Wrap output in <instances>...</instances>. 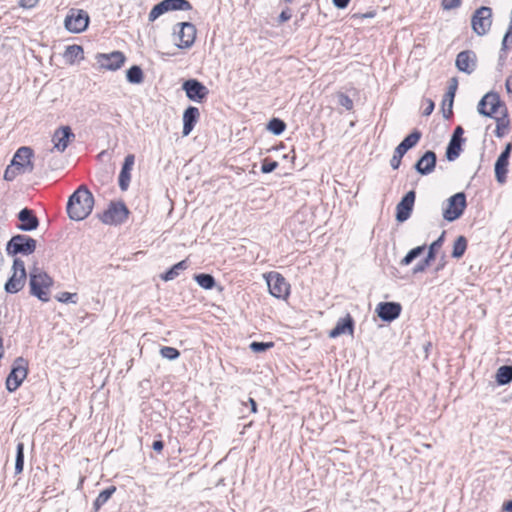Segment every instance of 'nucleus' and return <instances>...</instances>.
Listing matches in <instances>:
<instances>
[{"instance_id": "obj_25", "label": "nucleus", "mask_w": 512, "mask_h": 512, "mask_svg": "<svg viewBox=\"0 0 512 512\" xmlns=\"http://www.w3.org/2000/svg\"><path fill=\"white\" fill-rule=\"evenodd\" d=\"M135 163V155L128 154L124 158V162L119 173L118 183L121 191H126L131 181V171Z\"/></svg>"}, {"instance_id": "obj_55", "label": "nucleus", "mask_w": 512, "mask_h": 512, "mask_svg": "<svg viewBox=\"0 0 512 512\" xmlns=\"http://www.w3.org/2000/svg\"><path fill=\"white\" fill-rule=\"evenodd\" d=\"M164 448V442L161 439L154 440L152 443V449L158 453L162 452Z\"/></svg>"}, {"instance_id": "obj_6", "label": "nucleus", "mask_w": 512, "mask_h": 512, "mask_svg": "<svg viewBox=\"0 0 512 512\" xmlns=\"http://www.w3.org/2000/svg\"><path fill=\"white\" fill-rule=\"evenodd\" d=\"M27 373V361L23 357L16 358L6 379V389L9 392L16 391L27 377Z\"/></svg>"}, {"instance_id": "obj_1", "label": "nucleus", "mask_w": 512, "mask_h": 512, "mask_svg": "<svg viewBox=\"0 0 512 512\" xmlns=\"http://www.w3.org/2000/svg\"><path fill=\"white\" fill-rule=\"evenodd\" d=\"M95 199L86 185H80L69 197L66 211L73 221L87 218L94 207Z\"/></svg>"}, {"instance_id": "obj_23", "label": "nucleus", "mask_w": 512, "mask_h": 512, "mask_svg": "<svg viewBox=\"0 0 512 512\" xmlns=\"http://www.w3.org/2000/svg\"><path fill=\"white\" fill-rule=\"evenodd\" d=\"M19 224L17 228L21 231L28 232L36 230L39 226V219L35 212L30 208H23L19 211L18 215Z\"/></svg>"}, {"instance_id": "obj_39", "label": "nucleus", "mask_w": 512, "mask_h": 512, "mask_svg": "<svg viewBox=\"0 0 512 512\" xmlns=\"http://www.w3.org/2000/svg\"><path fill=\"white\" fill-rule=\"evenodd\" d=\"M422 133L418 129H414L410 134H408L400 143L404 145L407 150H410L414 146L417 145L419 140L421 139Z\"/></svg>"}, {"instance_id": "obj_47", "label": "nucleus", "mask_w": 512, "mask_h": 512, "mask_svg": "<svg viewBox=\"0 0 512 512\" xmlns=\"http://www.w3.org/2000/svg\"><path fill=\"white\" fill-rule=\"evenodd\" d=\"M337 98L340 106L344 107L346 110L353 109V100L348 95L345 93H339Z\"/></svg>"}, {"instance_id": "obj_27", "label": "nucleus", "mask_w": 512, "mask_h": 512, "mask_svg": "<svg viewBox=\"0 0 512 512\" xmlns=\"http://www.w3.org/2000/svg\"><path fill=\"white\" fill-rule=\"evenodd\" d=\"M457 87H458V80H457V78L453 77L450 80L448 91L446 92L443 103H442L443 117L445 119H450L453 115L452 107H453V101H454Z\"/></svg>"}, {"instance_id": "obj_30", "label": "nucleus", "mask_w": 512, "mask_h": 512, "mask_svg": "<svg viewBox=\"0 0 512 512\" xmlns=\"http://www.w3.org/2000/svg\"><path fill=\"white\" fill-rule=\"evenodd\" d=\"M116 487L115 486H109L103 491L99 493L97 498L93 502V510L92 512H98L100 508L112 497V495L115 493Z\"/></svg>"}, {"instance_id": "obj_12", "label": "nucleus", "mask_w": 512, "mask_h": 512, "mask_svg": "<svg viewBox=\"0 0 512 512\" xmlns=\"http://www.w3.org/2000/svg\"><path fill=\"white\" fill-rule=\"evenodd\" d=\"M96 61L101 68L116 71L124 65L126 57L121 51H113L107 54L98 53L96 55Z\"/></svg>"}, {"instance_id": "obj_60", "label": "nucleus", "mask_w": 512, "mask_h": 512, "mask_svg": "<svg viewBox=\"0 0 512 512\" xmlns=\"http://www.w3.org/2000/svg\"><path fill=\"white\" fill-rule=\"evenodd\" d=\"M506 91L508 94H512V77H508L505 82Z\"/></svg>"}, {"instance_id": "obj_46", "label": "nucleus", "mask_w": 512, "mask_h": 512, "mask_svg": "<svg viewBox=\"0 0 512 512\" xmlns=\"http://www.w3.org/2000/svg\"><path fill=\"white\" fill-rule=\"evenodd\" d=\"M278 165L277 161L265 158L261 165V172L264 174L271 173L278 167Z\"/></svg>"}, {"instance_id": "obj_13", "label": "nucleus", "mask_w": 512, "mask_h": 512, "mask_svg": "<svg viewBox=\"0 0 512 512\" xmlns=\"http://www.w3.org/2000/svg\"><path fill=\"white\" fill-rule=\"evenodd\" d=\"M34 156L33 149L28 146L20 147L13 156L11 163L22 172H32L34 165L31 161Z\"/></svg>"}, {"instance_id": "obj_41", "label": "nucleus", "mask_w": 512, "mask_h": 512, "mask_svg": "<svg viewBox=\"0 0 512 512\" xmlns=\"http://www.w3.org/2000/svg\"><path fill=\"white\" fill-rule=\"evenodd\" d=\"M171 11H187L192 9L188 0H168Z\"/></svg>"}, {"instance_id": "obj_5", "label": "nucleus", "mask_w": 512, "mask_h": 512, "mask_svg": "<svg viewBox=\"0 0 512 512\" xmlns=\"http://www.w3.org/2000/svg\"><path fill=\"white\" fill-rule=\"evenodd\" d=\"M467 207L466 195L464 192H458L446 201L443 207V218L448 222H453L460 218Z\"/></svg>"}, {"instance_id": "obj_36", "label": "nucleus", "mask_w": 512, "mask_h": 512, "mask_svg": "<svg viewBox=\"0 0 512 512\" xmlns=\"http://www.w3.org/2000/svg\"><path fill=\"white\" fill-rule=\"evenodd\" d=\"M427 246L425 244L417 246L410 251L401 259L400 265L401 266H408L410 265L416 258H418L425 250Z\"/></svg>"}, {"instance_id": "obj_29", "label": "nucleus", "mask_w": 512, "mask_h": 512, "mask_svg": "<svg viewBox=\"0 0 512 512\" xmlns=\"http://www.w3.org/2000/svg\"><path fill=\"white\" fill-rule=\"evenodd\" d=\"M188 260H182L176 264H174L170 269H168L164 274L161 275V279L164 281L174 280L179 276L180 271H184L188 268Z\"/></svg>"}, {"instance_id": "obj_17", "label": "nucleus", "mask_w": 512, "mask_h": 512, "mask_svg": "<svg viewBox=\"0 0 512 512\" xmlns=\"http://www.w3.org/2000/svg\"><path fill=\"white\" fill-rule=\"evenodd\" d=\"M445 234L446 232L443 231L441 235L430 244L426 257L418 262L417 265L413 268V274L425 272L430 263L435 260L438 250L444 243Z\"/></svg>"}, {"instance_id": "obj_43", "label": "nucleus", "mask_w": 512, "mask_h": 512, "mask_svg": "<svg viewBox=\"0 0 512 512\" xmlns=\"http://www.w3.org/2000/svg\"><path fill=\"white\" fill-rule=\"evenodd\" d=\"M160 355L168 360H176L180 357V351L174 347L163 346L160 349Z\"/></svg>"}, {"instance_id": "obj_59", "label": "nucleus", "mask_w": 512, "mask_h": 512, "mask_svg": "<svg viewBox=\"0 0 512 512\" xmlns=\"http://www.w3.org/2000/svg\"><path fill=\"white\" fill-rule=\"evenodd\" d=\"M502 510L504 512H512V499L504 502V504L502 506Z\"/></svg>"}, {"instance_id": "obj_42", "label": "nucleus", "mask_w": 512, "mask_h": 512, "mask_svg": "<svg viewBox=\"0 0 512 512\" xmlns=\"http://www.w3.org/2000/svg\"><path fill=\"white\" fill-rule=\"evenodd\" d=\"M274 347V342H258L253 341L250 343L249 348L254 353H262Z\"/></svg>"}, {"instance_id": "obj_24", "label": "nucleus", "mask_w": 512, "mask_h": 512, "mask_svg": "<svg viewBox=\"0 0 512 512\" xmlns=\"http://www.w3.org/2000/svg\"><path fill=\"white\" fill-rule=\"evenodd\" d=\"M437 156L432 150H427L414 164V169L421 175L432 173L436 167Z\"/></svg>"}, {"instance_id": "obj_28", "label": "nucleus", "mask_w": 512, "mask_h": 512, "mask_svg": "<svg viewBox=\"0 0 512 512\" xmlns=\"http://www.w3.org/2000/svg\"><path fill=\"white\" fill-rule=\"evenodd\" d=\"M26 276H21L17 273H13L4 285L6 293L15 294L19 292L26 283Z\"/></svg>"}, {"instance_id": "obj_51", "label": "nucleus", "mask_w": 512, "mask_h": 512, "mask_svg": "<svg viewBox=\"0 0 512 512\" xmlns=\"http://www.w3.org/2000/svg\"><path fill=\"white\" fill-rule=\"evenodd\" d=\"M461 0H442V7L444 10H452L460 7Z\"/></svg>"}, {"instance_id": "obj_64", "label": "nucleus", "mask_w": 512, "mask_h": 512, "mask_svg": "<svg viewBox=\"0 0 512 512\" xmlns=\"http://www.w3.org/2000/svg\"><path fill=\"white\" fill-rule=\"evenodd\" d=\"M445 109H446V112H447V111H448V109H449V100H447V101H446Z\"/></svg>"}, {"instance_id": "obj_20", "label": "nucleus", "mask_w": 512, "mask_h": 512, "mask_svg": "<svg viewBox=\"0 0 512 512\" xmlns=\"http://www.w3.org/2000/svg\"><path fill=\"white\" fill-rule=\"evenodd\" d=\"M75 139V134L73 133L70 126H61L55 130L52 141L54 143V148L59 152H64L68 147L69 143Z\"/></svg>"}, {"instance_id": "obj_40", "label": "nucleus", "mask_w": 512, "mask_h": 512, "mask_svg": "<svg viewBox=\"0 0 512 512\" xmlns=\"http://www.w3.org/2000/svg\"><path fill=\"white\" fill-rule=\"evenodd\" d=\"M24 469V443L18 442L16 446L15 474L22 473Z\"/></svg>"}, {"instance_id": "obj_26", "label": "nucleus", "mask_w": 512, "mask_h": 512, "mask_svg": "<svg viewBox=\"0 0 512 512\" xmlns=\"http://www.w3.org/2000/svg\"><path fill=\"white\" fill-rule=\"evenodd\" d=\"M200 118L199 109L195 106H188L183 113V130L182 135L188 136L194 129Z\"/></svg>"}, {"instance_id": "obj_2", "label": "nucleus", "mask_w": 512, "mask_h": 512, "mask_svg": "<svg viewBox=\"0 0 512 512\" xmlns=\"http://www.w3.org/2000/svg\"><path fill=\"white\" fill-rule=\"evenodd\" d=\"M53 285V279L46 272L35 268L29 275L30 294L42 302H48L49 289Z\"/></svg>"}, {"instance_id": "obj_34", "label": "nucleus", "mask_w": 512, "mask_h": 512, "mask_svg": "<svg viewBox=\"0 0 512 512\" xmlns=\"http://www.w3.org/2000/svg\"><path fill=\"white\" fill-rule=\"evenodd\" d=\"M126 79L131 84H141L144 81V73L140 66L133 65L126 71Z\"/></svg>"}, {"instance_id": "obj_8", "label": "nucleus", "mask_w": 512, "mask_h": 512, "mask_svg": "<svg viewBox=\"0 0 512 512\" xmlns=\"http://www.w3.org/2000/svg\"><path fill=\"white\" fill-rule=\"evenodd\" d=\"M492 25V9L487 6H481L472 15L471 26L478 36L487 34Z\"/></svg>"}, {"instance_id": "obj_10", "label": "nucleus", "mask_w": 512, "mask_h": 512, "mask_svg": "<svg viewBox=\"0 0 512 512\" xmlns=\"http://www.w3.org/2000/svg\"><path fill=\"white\" fill-rule=\"evenodd\" d=\"M269 292L278 299H285L289 295V284L278 272H270L266 276Z\"/></svg>"}, {"instance_id": "obj_52", "label": "nucleus", "mask_w": 512, "mask_h": 512, "mask_svg": "<svg viewBox=\"0 0 512 512\" xmlns=\"http://www.w3.org/2000/svg\"><path fill=\"white\" fill-rule=\"evenodd\" d=\"M291 16H292V14H291V10H290L289 8H286V9H284V10L280 13V15H279V17H278V22H279L280 24H281V23H284V22H286V21L290 20Z\"/></svg>"}, {"instance_id": "obj_44", "label": "nucleus", "mask_w": 512, "mask_h": 512, "mask_svg": "<svg viewBox=\"0 0 512 512\" xmlns=\"http://www.w3.org/2000/svg\"><path fill=\"white\" fill-rule=\"evenodd\" d=\"M57 301L61 303H73L76 304L78 301L77 293L61 292L56 296Z\"/></svg>"}, {"instance_id": "obj_49", "label": "nucleus", "mask_w": 512, "mask_h": 512, "mask_svg": "<svg viewBox=\"0 0 512 512\" xmlns=\"http://www.w3.org/2000/svg\"><path fill=\"white\" fill-rule=\"evenodd\" d=\"M24 172L16 169L15 166L11 163L4 172V179L7 181H12L15 179V177L19 174H23Z\"/></svg>"}, {"instance_id": "obj_45", "label": "nucleus", "mask_w": 512, "mask_h": 512, "mask_svg": "<svg viewBox=\"0 0 512 512\" xmlns=\"http://www.w3.org/2000/svg\"><path fill=\"white\" fill-rule=\"evenodd\" d=\"M512 45V19L509 23L508 29L503 37L502 44H501V51H507Z\"/></svg>"}, {"instance_id": "obj_14", "label": "nucleus", "mask_w": 512, "mask_h": 512, "mask_svg": "<svg viewBox=\"0 0 512 512\" xmlns=\"http://www.w3.org/2000/svg\"><path fill=\"white\" fill-rule=\"evenodd\" d=\"M512 152V143H507L504 150L498 156L494 171L495 178L498 183L504 184L507 180L508 166H509V158Z\"/></svg>"}, {"instance_id": "obj_18", "label": "nucleus", "mask_w": 512, "mask_h": 512, "mask_svg": "<svg viewBox=\"0 0 512 512\" xmlns=\"http://www.w3.org/2000/svg\"><path fill=\"white\" fill-rule=\"evenodd\" d=\"M402 311L398 302H380L376 307L378 317L384 322H392L397 319Z\"/></svg>"}, {"instance_id": "obj_15", "label": "nucleus", "mask_w": 512, "mask_h": 512, "mask_svg": "<svg viewBox=\"0 0 512 512\" xmlns=\"http://www.w3.org/2000/svg\"><path fill=\"white\" fill-rule=\"evenodd\" d=\"M416 199V192L414 190L408 191L396 205V220L403 223L408 220L412 214L414 203Z\"/></svg>"}, {"instance_id": "obj_9", "label": "nucleus", "mask_w": 512, "mask_h": 512, "mask_svg": "<svg viewBox=\"0 0 512 512\" xmlns=\"http://www.w3.org/2000/svg\"><path fill=\"white\" fill-rule=\"evenodd\" d=\"M182 90L189 100L202 103L209 95V89L197 79H188L183 82Z\"/></svg>"}, {"instance_id": "obj_22", "label": "nucleus", "mask_w": 512, "mask_h": 512, "mask_svg": "<svg viewBox=\"0 0 512 512\" xmlns=\"http://www.w3.org/2000/svg\"><path fill=\"white\" fill-rule=\"evenodd\" d=\"M355 329V321L350 313L337 320L336 325L328 333L329 338H337L341 335L348 334L353 336Z\"/></svg>"}, {"instance_id": "obj_16", "label": "nucleus", "mask_w": 512, "mask_h": 512, "mask_svg": "<svg viewBox=\"0 0 512 512\" xmlns=\"http://www.w3.org/2000/svg\"><path fill=\"white\" fill-rule=\"evenodd\" d=\"M463 134L464 129L462 126L459 125L455 127L453 135L446 147L445 156L448 161L452 162L459 157L462 151V144L465 142Z\"/></svg>"}, {"instance_id": "obj_32", "label": "nucleus", "mask_w": 512, "mask_h": 512, "mask_svg": "<svg viewBox=\"0 0 512 512\" xmlns=\"http://www.w3.org/2000/svg\"><path fill=\"white\" fill-rule=\"evenodd\" d=\"M83 48L80 45H68L64 52V58L69 63H74L78 59H83Z\"/></svg>"}, {"instance_id": "obj_54", "label": "nucleus", "mask_w": 512, "mask_h": 512, "mask_svg": "<svg viewBox=\"0 0 512 512\" xmlns=\"http://www.w3.org/2000/svg\"><path fill=\"white\" fill-rule=\"evenodd\" d=\"M407 151L408 150L404 147V145L399 143V145L394 150V155L403 158Z\"/></svg>"}, {"instance_id": "obj_53", "label": "nucleus", "mask_w": 512, "mask_h": 512, "mask_svg": "<svg viewBox=\"0 0 512 512\" xmlns=\"http://www.w3.org/2000/svg\"><path fill=\"white\" fill-rule=\"evenodd\" d=\"M426 102L427 106L424 108L422 112L423 116H429L433 112L435 107L434 102L431 99H427Z\"/></svg>"}, {"instance_id": "obj_63", "label": "nucleus", "mask_w": 512, "mask_h": 512, "mask_svg": "<svg viewBox=\"0 0 512 512\" xmlns=\"http://www.w3.org/2000/svg\"><path fill=\"white\" fill-rule=\"evenodd\" d=\"M20 5L22 7H28V5L24 3V0H21ZM32 6H34V4H29V7H32Z\"/></svg>"}, {"instance_id": "obj_33", "label": "nucleus", "mask_w": 512, "mask_h": 512, "mask_svg": "<svg viewBox=\"0 0 512 512\" xmlns=\"http://www.w3.org/2000/svg\"><path fill=\"white\" fill-rule=\"evenodd\" d=\"M503 113H502V116L501 117H496L494 115V119L496 120V130H495V135L499 138L503 137L504 134H505V129L508 128L509 126V119H508V114H507V108H506V105H504L503 107Z\"/></svg>"}, {"instance_id": "obj_50", "label": "nucleus", "mask_w": 512, "mask_h": 512, "mask_svg": "<svg viewBox=\"0 0 512 512\" xmlns=\"http://www.w3.org/2000/svg\"><path fill=\"white\" fill-rule=\"evenodd\" d=\"M164 13L162 12V9L160 8L159 4L157 3L154 5V7L151 9L148 15V20L150 22H154L157 18H159Z\"/></svg>"}, {"instance_id": "obj_62", "label": "nucleus", "mask_w": 512, "mask_h": 512, "mask_svg": "<svg viewBox=\"0 0 512 512\" xmlns=\"http://www.w3.org/2000/svg\"><path fill=\"white\" fill-rule=\"evenodd\" d=\"M444 265H445L444 263L438 264V266L436 267L435 271L436 272L440 271L441 269H443Z\"/></svg>"}, {"instance_id": "obj_38", "label": "nucleus", "mask_w": 512, "mask_h": 512, "mask_svg": "<svg viewBox=\"0 0 512 512\" xmlns=\"http://www.w3.org/2000/svg\"><path fill=\"white\" fill-rule=\"evenodd\" d=\"M267 129L274 135H281L286 129V123L280 118H272L268 124Z\"/></svg>"}, {"instance_id": "obj_31", "label": "nucleus", "mask_w": 512, "mask_h": 512, "mask_svg": "<svg viewBox=\"0 0 512 512\" xmlns=\"http://www.w3.org/2000/svg\"><path fill=\"white\" fill-rule=\"evenodd\" d=\"M498 385H507L512 382V366L503 365L498 368L495 376Z\"/></svg>"}, {"instance_id": "obj_48", "label": "nucleus", "mask_w": 512, "mask_h": 512, "mask_svg": "<svg viewBox=\"0 0 512 512\" xmlns=\"http://www.w3.org/2000/svg\"><path fill=\"white\" fill-rule=\"evenodd\" d=\"M12 270H13V273H17L21 276L27 277L24 261L21 260L20 258L14 259Z\"/></svg>"}, {"instance_id": "obj_35", "label": "nucleus", "mask_w": 512, "mask_h": 512, "mask_svg": "<svg viewBox=\"0 0 512 512\" xmlns=\"http://www.w3.org/2000/svg\"><path fill=\"white\" fill-rule=\"evenodd\" d=\"M194 280L203 289L210 290L216 285L215 278L213 275L208 273H199L194 275Z\"/></svg>"}, {"instance_id": "obj_21", "label": "nucleus", "mask_w": 512, "mask_h": 512, "mask_svg": "<svg viewBox=\"0 0 512 512\" xmlns=\"http://www.w3.org/2000/svg\"><path fill=\"white\" fill-rule=\"evenodd\" d=\"M455 65L461 72L471 74L477 66V56L472 50H464L458 53Z\"/></svg>"}, {"instance_id": "obj_3", "label": "nucleus", "mask_w": 512, "mask_h": 512, "mask_svg": "<svg viewBox=\"0 0 512 512\" xmlns=\"http://www.w3.org/2000/svg\"><path fill=\"white\" fill-rule=\"evenodd\" d=\"M37 242L32 237L25 234H17L11 237L6 244V253L9 256L31 255L36 250Z\"/></svg>"}, {"instance_id": "obj_61", "label": "nucleus", "mask_w": 512, "mask_h": 512, "mask_svg": "<svg viewBox=\"0 0 512 512\" xmlns=\"http://www.w3.org/2000/svg\"><path fill=\"white\" fill-rule=\"evenodd\" d=\"M249 403L251 405V411L253 413H256L257 412V403H256V401L253 398H249Z\"/></svg>"}, {"instance_id": "obj_58", "label": "nucleus", "mask_w": 512, "mask_h": 512, "mask_svg": "<svg viewBox=\"0 0 512 512\" xmlns=\"http://www.w3.org/2000/svg\"><path fill=\"white\" fill-rule=\"evenodd\" d=\"M160 8L162 9V12L165 14L166 12L171 11L168 0H162L159 3Z\"/></svg>"}, {"instance_id": "obj_11", "label": "nucleus", "mask_w": 512, "mask_h": 512, "mask_svg": "<svg viewBox=\"0 0 512 512\" xmlns=\"http://www.w3.org/2000/svg\"><path fill=\"white\" fill-rule=\"evenodd\" d=\"M504 105L505 104L501 101L497 93L488 92L479 101L477 110L479 114L490 118L494 117V114L498 111V109Z\"/></svg>"}, {"instance_id": "obj_57", "label": "nucleus", "mask_w": 512, "mask_h": 512, "mask_svg": "<svg viewBox=\"0 0 512 512\" xmlns=\"http://www.w3.org/2000/svg\"><path fill=\"white\" fill-rule=\"evenodd\" d=\"M401 160H402V158H400V157H398V156H395V155L393 154V156H392V158H391V160H390V165H391V167H392L394 170L398 169V168H399V166H400V164H401Z\"/></svg>"}, {"instance_id": "obj_37", "label": "nucleus", "mask_w": 512, "mask_h": 512, "mask_svg": "<svg viewBox=\"0 0 512 512\" xmlns=\"http://www.w3.org/2000/svg\"><path fill=\"white\" fill-rule=\"evenodd\" d=\"M467 249V239L464 236H458L453 244L451 256L455 259H460Z\"/></svg>"}, {"instance_id": "obj_19", "label": "nucleus", "mask_w": 512, "mask_h": 512, "mask_svg": "<svg viewBox=\"0 0 512 512\" xmlns=\"http://www.w3.org/2000/svg\"><path fill=\"white\" fill-rule=\"evenodd\" d=\"M177 27H179L178 37L180 40V43L178 44V47L181 49L190 48L196 38V27L191 22H180L176 24Z\"/></svg>"}, {"instance_id": "obj_7", "label": "nucleus", "mask_w": 512, "mask_h": 512, "mask_svg": "<svg viewBox=\"0 0 512 512\" xmlns=\"http://www.w3.org/2000/svg\"><path fill=\"white\" fill-rule=\"evenodd\" d=\"M90 17L85 10L72 8L64 20L65 28L71 33H81L89 25Z\"/></svg>"}, {"instance_id": "obj_4", "label": "nucleus", "mask_w": 512, "mask_h": 512, "mask_svg": "<svg viewBox=\"0 0 512 512\" xmlns=\"http://www.w3.org/2000/svg\"><path fill=\"white\" fill-rule=\"evenodd\" d=\"M129 216V210L123 201L111 202L108 208L99 214V219L107 225L124 223Z\"/></svg>"}, {"instance_id": "obj_56", "label": "nucleus", "mask_w": 512, "mask_h": 512, "mask_svg": "<svg viewBox=\"0 0 512 512\" xmlns=\"http://www.w3.org/2000/svg\"><path fill=\"white\" fill-rule=\"evenodd\" d=\"M351 0H332L335 7L338 9H344L348 6Z\"/></svg>"}]
</instances>
